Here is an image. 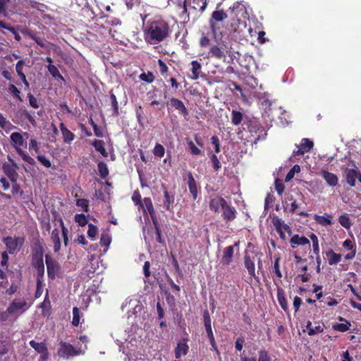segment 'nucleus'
I'll list each match as a JSON object with an SVG mask.
<instances>
[{"instance_id": "nucleus-1", "label": "nucleus", "mask_w": 361, "mask_h": 361, "mask_svg": "<svg viewBox=\"0 0 361 361\" xmlns=\"http://www.w3.org/2000/svg\"><path fill=\"white\" fill-rule=\"evenodd\" d=\"M171 30L169 23L161 18H154L148 22L145 30V39L154 45L164 41L169 37Z\"/></svg>"}, {"instance_id": "nucleus-2", "label": "nucleus", "mask_w": 361, "mask_h": 361, "mask_svg": "<svg viewBox=\"0 0 361 361\" xmlns=\"http://www.w3.org/2000/svg\"><path fill=\"white\" fill-rule=\"evenodd\" d=\"M29 307L25 299L16 298L11 302L5 311H0V322L16 321Z\"/></svg>"}, {"instance_id": "nucleus-3", "label": "nucleus", "mask_w": 361, "mask_h": 361, "mask_svg": "<svg viewBox=\"0 0 361 361\" xmlns=\"http://www.w3.org/2000/svg\"><path fill=\"white\" fill-rule=\"evenodd\" d=\"M231 47L226 42L222 41L210 47L208 56L225 61L226 55L231 52Z\"/></svg>"}, {"instance_id": "nucleus-4", "label": "nucleus", "mask_w": 361, "mask_h": 361, "mask_svg": "<svg viewBox=\"0 0 361 361\" xmlns=\"http://www.w3.org/2000/svg\"><path fill=\"white\" fill-rule=\"evenodd\" d=\"M24 238L20 236L15 238L7 236L2 239L7 252L11 255H13L21 249L24 244Z\"/></svg>"}, {"instance_id": "nucleus-5", "label": "nucleus", "mask_w": 361, "mask_h": 361, "mask_svg": "<svg viewBox=\"0 0 361 361\" xmlns=\"http://www.w3.org/2000/svg\"><path fill=\"white\" fill-rule=\"evenodd\" d=\"M272 224L282 240H286L287 238L286 233L288 234V236L291 235L290 228L285 224L284 221L278 216L273 217Z\"/></svg>"}, {"instance_id": "nucleus-6", "label": "nucleus", "mask_w": 361, "mask_h": 361, "mask_svg": "<svg viewBox=\"0 0 361 361\" xmlns=\"http://www.w3.org/2000/svg\"><path fill=\"white\" fill-rule=\"evenodd\" d=\"M58 353L59 355L62 357L68 358L70 357L83 354L84 352L81 350H76L72 345L69 343L61 342Z\"/></svg>"}, {"instance_id": "nucleus-7", "label": "nucleus", "mask_w": 361, "mask_h": 361, "mask_svg": "<svg viewBox=\"0 0 361 361\" xmlns=\"http://www.w3.org/2000/svg\"><path fill=\"white\" fill-rule=\"evenodd\" d=\"M227 18V14L223 9L214 11L212 17L209 19V25L213 35L215 36L216 34V22H222Z\"/></svg>"}, {"instance_id": "nucleus-8", "label": "nucleus", "mask_w": 361, "mask_h": 361, "mask_svg": "<svg viewBox=\"0 0 361 361\" xmlns=\"http://www.w3.org/2000/svg\"><path fill=\"white\" fill-rule=\"evenodd\" d=\"M10 164H4L3 170L4 172L8 176L10 180L15 183L17 180L18 173L16 170L18 169L17 164L11 159H8Z\"/></svg>"}, {"instance_id": "nucleus-9", "label": "nucleus", "mask_w": 361, "mask_h": 361, "mask_svg": "<svg viewBox=\"0 0 361 361\" xmlns=\"http://www.w3.org/2000/svg\"><path fill=\"white\" fill-rule=\"evenodd\" d=\"M313 142L307 138H303L301 140L300 145H297V150H294L293 155H302L305 152L310 151V149L313 147Z\"/></svg>"}, {"instance_id": "nucleus-10", "label": "nucleus", "mask_w": 361, "mask_h": 361, "mask_svg": "<svg viewBox=\"0 0 361 361\" xmlns=\"http://www.w3.org/2000/svg\"><path fill=\"white\" fill-rule=\"evenodd\" d=\"M250 132L254 137V142L256 143L257 140H260L264 137L265 133H264L263 128L259 125V123L255 121L250 125Z\"/></svg>"}, {"instance_id": "nucleus-11", "label": "nucleus", "mask_w": 361, "mask_h": 361, "mask_svg": "<svg viewBox=\"0 0 361 361\" xmlns=\"http://www.w3.org/2000/svg\"><path fill=\"white\" fill-rule=\"evenodd\" d=\"M45 262L47 267L48 275L54 277L59 269V264L48 255L45 256Z\"/></svg>"}, {"instance_id": "nucleus-12", "label": "nucleus", "mask_w": 361, "mask_h": 361, "mask_svg": "<svg viewBox=\"0 0 361 361\" xmlns=\"http://www.w3.org/2000/svg\"><path fill=\"white\" fill-rule=\"evenodd\" d=\"M321 176L324 179L326 183L329 185L330 187H335L338 183V176L331 172H329L326 170H322L320 173Z\"/></svg>"}, {"instance_id": "nucleus-13", "label": "nucleus", "mask_w": 361, "mask_h": 361, "mask_svg": "<svg viewBox=\"0 0 361 361\" xmlns=\"http://www.w3.org/2000/svg\"><path fill=\"white\" fill-rule=\"evenodd\" d=\"M238 245V243H235L233 246H228L224 249L221 259V263L223 264L228 265L231 263L233 257V247Z\"/></svg>"}, {"instance_id": "nucleus-14", "label": "nucleus", "mask_w": 361, "mask_h": 361, "mask_svg": "<svg viewBox=\"0 0 361 361\" xmlns=\"http://www.w3.org/2000/svg\"><path fill=\"white\" fill-rule=\"evenodd\" d=\"M359 174V171L356 166L354 169H347L345 170V176L347 183L353 187L355 185V180Z\"/></svg>"}, {"instance_id": "nucleus-15", "label": "nucleus", "mask_w": 361, "mask_h": 361, "mask_svg": "<svg viewBox=\"0 0 361 361\" xmlns=\"http://www.w3.org/2000/svg\"><path fill=\"white\" fill-rule=\"evenodd\" d=\"M11 142L13 147L18 152V149H21L20 147L24 144L23 135L19 133H13L10 136Z\"/></svg>"}, {"instance_id": "nucleus-16", "label": "nucleus", "mask_w": 361, "mask_h": 361, "mask_svg": "<svg viewBox=\"0 0 361 361\" xmlns=\"http://www.w3.org/2000/svg\"><path fill=\"white\" fill-rule=\"evenodd\" d=\"M140 207L143 209V212L145 213L148 212L149 214L153 221L154 220H156V219L154 217V209L150 198L145 197L143 201L140 204Z\"/></svg>"}, {"instance_id": "nucleus-17", "label": "nucleus", "mask_w": 361, "mask_h": 361, "mask_svg": "<svg viewBox=\"0 0 361 361\" xmlns=\"http://www.w3.org/2000/svg\"><path fill=\"white\" fill-rule=\"evenodd\" d=\"M51 240L53 243V249L55 252H58L61 247V239L59 237V231L54 228L51 233Z\"/></svg>"}, {"instance_id": "nucleus-18", "label": "nucleus", "mask_w": 361, "mask_h": 361, "mask_svg": "<svg viewBox=\"0 0 361 361\" xmlns=\"http://www.w3.org/2000/svg\"><path fill=\"white\" fill-rule=\"evenodd\" d=\"M188 345L187 341L183 339L178 342L177 347L175 349V356L177 359L180 358L182 355L187 354L188 351Z\"/></svg>"}, {"instance_id": "nucleus-19", "label": "nucleus", "mask_w": 361, "mask_h": 361, "mask_svg": "<svg viewBox=\"0 0 361 361\" xmlns=\"http://www.w3.org/2000/svg\"><path fill=\"white\" fill-rule=\"evenodd\" d=\"M204 326H205L207 336L209 338L211 345L212 346H214V345H215L214 337V334H213V332L212 330L211 320H210V318H209L207 312L204 313Z\"/></svg>"}, {"instance_id": "nucleus-20", "label": "nucleus", "mask_w": 361, "mask_h": 361, "mask_svg": "<svg viewBox=\"0 0 361 361\" xmlns=\"http://www.w3.org/2000/svg\"><path fill=\"white\" fill-rule=\"evenodd\" d=\"M188 185L194 200L197 197V186L191 172L188 173Z\"/></svg>"}, {"instance_id": "nucleus-21", "label": "nucleus", "mask_w": 361, "mask_h": 361, "mask_svg": "<svg viewBox=\"0 0 361 361\" xmlns=\"http://www.w3.org/2000/svg\"><path fill=\"white\" fill-rule=\"evenodd\" d=\"M192 75L190 76L192 80H197L202 75V66L197 61L191 62Z\"/></svg>"}, {"instance_id": "nucleus-22", "label": "nucleus", "mask_w": 361, "mask_h": 361, "mask_svg": "<svg viewBox=\"0 0 361 361\" xmlns=\"http://www.w3.org/2000/svg\"><path fill=\"white\" fill-rule=\"evenodd\" d=\"M245 267L247 269L249 275L255 279L257 278L255 273V266L253 260L248 255L245 256Z\"/></svg>"}, {"instance_id": "nucleus-23", "label": "nucleus", "mask_w": 361, "mask_h": 361, "mask_svg": "<svg viewBox=\"0 0 361 361\" xmlns=\"http://www.w3.org/2000/svg\"><path fill=\"white\" fill-rule=\"evenodd\" d=\"M170 104L173 107L178 110L184 116H187L188 114V111L182 101L176 98H171L170 100Z\"/></svg>"}, {"instance_id": "nucleus-24", "label": "nucleus", "mask_w": 361, "mask_h": 361, "mask_svg": "<svg viewBox=\"0 0 361 361\" xmlns=\"http://www.w3.org/2000/svg\"><path fill=\"white\" fill-rule=\"evenodd\" d=\"M221 209L223 211V216L225 219L227 221H231L235 219V210L233 207L228 205L227 202L224 204Z\"/></svg>"}, {"instance_id": "nucleus-25", "label": "nucleus", "mask_w": 361, "mask_h": 361, "mask_svg": "<svg viewBox=\"0 0 361 361\" xmlns=\"http://www.w3.org/2000/svg\"><path fill=\"white\" fill-rule=\"evenodd\" d=\"M226 203V202L224 198L216 197L210 201L209 207L211 210L217 212L220 207L222 209Z\"/></svg>"}, {"instance_id": "nucleus-26", "label": "nucleus", "mask_w": 361, "mask_h": 361, "mask_svg": "<svg viewBox=\"0 0 361 361\" xmlns=\"http://www.w3.org/2000/svg\"><path fill=\"white\" fill-rule=\"evenodd\" d=\"M290 243L292 244V247L295 248V245H310V241L306 237L295 235L291 238Z\"/></svg>"}, {"instance_id": "nucleus-27", "label": "nucleus", "mask_w": 361, "mask_h": 361, "mask_svg": "<svg viewBox=\"0 0 361 361\" xmlns=\"http://www.w3.org/2000/svg\"><path fill=\"white\" fill-rule=\"evenodd\" d=\"M61 130L63 135V141L66 143H70L74 140L75 135L71 132L63 123H61Z\"/></svg>"}, {"instance_id": "nucleus-28", "label": "nucleus", "mask_w": 361, "mask_h": 361, "mask_svg": "<svg viewBox=\"0 0 361 361\" xmlns=\"http://www.w3.org/2000/svg\"><path fill=\"white\" fill-rule=\"evenodd\" d=\"M164 207L166 210L170 211L171 209V205L174 202V195H170L169 191L166 189L164 191Z\"/></svg>"}, {"instance_id": "nucleus-29", "label": "nucleus", "mask_w": 361, "mask_h": 361, "mask_svg": "<svg viewBox=\"0 0 361 361\" xmlns=\"http://www.w3.org/2000/svg\"><path fill=\"white\" fill-rule=\"evenodd\" d=\"M306 329L307 331L308 335L310 336H313L314 334L322 333L324 331L322 326L318 324L313 326L312 322L310 321H308L307 323Z\"/></svg>"}, {"instance_id": "nucleus-30", "label": "nucleus", "mask_w": 361, "mask_h": 361, "mask_svg": "<svg viewBox=\"0 0 361 361\" xmlns=\"http://www.w3.org/2000/svg\"><path fill=\"white\" fill-rule=\"evenodd\" d=\"M0 128L4 129L6 132L16 128L1 113H0Z\"/></svg>"}, {"instance_id": "nucleus-31", "label": "nucleus", "mask_w": 361, "mask_h": 361, "mask_svg": "<svg viewBox=\"0 0 361 361\" xmlns=\"http://www.w3.org/2000/svg\"><path fill=\"white\" fill-rule=\"evenodd\" d=\"M314 220L320 225L322 226H327V225H331V216L330 215L326 214L324 216H319L315 215L314 216Z\"/></svg>"}, {"instance_id": "nucleus-32", "label": "nucleus", "mask_w": 361, "mask_h": 361, "mask_svg": "<svg viewBox=\"0 0 361 361\" xmlns=\"http://www.w3.org/2000/svg\"><path fill=\"white\" fill-rule=\"evenodd\" d=\"M330 265L336 264L341 260V255L335 253L333 250L326 252Z\"/></svg>"}, {"instance_id": "nucleus-33", "label": "nucleus", "mask_w": 361, "mask_h": 361, "mask_svg": "<svg viewBox=\"0 0 361 361\" xmlns=\"http://www.w3.org/2000/svg\"><path fill=\"white\" fill-rule=\"evenodd\" d=\"M92 145L94 147L95 149L100 152L102 156L106 157L108 156V153L106 152L104 148V142L101 140H96L93 142Z\"/></svg>"}, {"instance_id": "nucleus-34", "label": "nucleus", "mask_w": 361, "mask_h": 361, "mask_svg": "<svg viewBox=\"0 0 361 361\" xmlns=\"http://www.w3.org/2000/svg\"><path fill=\"white\" fill-rule=\"evenodd\" d=\"M229 10L233 13L235 16H238L245 12V7L240 2H235L231 7H230Z\"/></svg>"}, {"instance_id": "nucleus-35", "label": "nucleus", "mask_w": 361, "mask_h": 361, "mask_svg": "<svg viewBox=\"0 0 361 361\" xmlns=\"http://www.w3.org/2000/svg\"><path fill=\"white\" fill-rule=\"evenodd\" d=\"M338 222L346 229H349L351 227V222L348 214L341 215L338 218Z\"/></svg>"}, {"instance_id": "nucleus-36", "label": "nucleus", "mask_w": 361, "mask_h": 361, "mask_svg": "<svg viewBox=\"0 0 361 361\" xmlns=\"http://www.w3.org/2000/svg\"><path fill=\"white\" fill-rule=\"evenodd\" d=\"M30 345L39 353H44L47 351V348L44 343H37L35 341H30Z\"/></svg>"}, {"instance_id": "nucleus-37", "label": "nucleus", "mask_w": 361, "mask_h": 361, "mask_svg": "<svg viewBox=\"0 0 361 361\" xmlns=\"http://www.w3.org/2000/svg\"><path fill=\"white\" fill-rule=\"evenodd\" d=\"M48 71L50 73V74L56 79H60L61 80H64L63 77L61 75V74L59 73L58 68L52 64H49L47 66Z\"/></svg>"}, {"instance_id": "nucleus-38", "label": "nucleus", "mask_w": 361, "mask_h": 361, "mask_svg": "<svg viewBox=\"0 0 361 361\" xmlns=\"http://www.w3.org/2000/svg\"><path fill=\"white\" fill-rule=\"evenodd\" d=\"M243 119V114L238 111L233 110L232 111V118L231 122L233 125L238 126L239 125Z\"/></svg>"}, {"instance_id": "nucleus-39", "label": "nucleus", "mask_w": 361, "mask_h": 361, "mask_svg": "<svg viewBox=\"0 0 361 361\" xmlns=\"http://www.w3.org/2000/svg\"><path fill=\"white\" fill-rule=\"evenodd\" d=\"M34 267L37 270L38 274L42 276L44 273V266L42 260V256L41 255L39 259H37L34 262Z\"/></svg>"}, {"instance_id": "nucleus-40", "label": "nucleus", "mask_w": 361, "mask_h": 361, "mask_svg": "<svg viewBox=\"0 0 361 361\" xmlns=\"http://www.w3.org/2000/svg\"><path fill=\"white\" fill-rule=\"evenodd\" d=\"M98 171L102 178H104L109 175V169L106 164L104 162L98 164Z\"/></svg>"}, {"instance_id": "nucleus-41", "label": "nucleus", "mask_w": 361, "mask_h": 361, "mask_svg": "<svg viewBox=\"0 0 361 361\" xmlns=\"http://www.w3.org/2000/svg\"><path fill=\"white\" fill-rule=\"evenodd\" d=\"M154 156L161 158L165 154L164 147L159 143H157L153 150Z\"/></svg>"}, {"instance_id": "nucleus-42", "label": "nucleus", "mask_w": 361, "mask_h": 361, "mask_svg": "<svg viewBox=\"0 0 361 361\" xmlns=\"http://www.w3.org/2000/svg\"><path fill=\"white\" fill-rule=\"evenodd\" d=\"M111 242V235L106 233L104 232L102 233L101 238H100V244L102 246H106L108 247Z\"/></svg>"}, {"instance_id": "nucleus-43", "label": "nucleus", "mask_w": 361, "mask_h": 361, "mask_svg": "<svg viewBox=\"0 0 361 361\" xmlns=\"http://www.w3.org/2000/svg\"><path fill=\"white\" fill-rule=\"evenodd\" d=\"M300 171V167L299 165H295L288 173L286 176L285 180L289 182L295 176V173Z\"/></svg>"}, {"instance_id": "nucleus-44", "label": "nucleus", "mask_w": 361, "mask_h": 361, "mask_svg": "<svg viewBox=\"0 0 361 361\" xmlns=\"http://www.w3.org/2000/svg\"><path fill=\"white\" fill-rule=\"evenodd\" d=\"M59 223H60V225L61 226L62 235H63V243H64L65 246H67L68 245V228L66 227H65L63 221V220L61 219H59Z\"/></svg>"}, {"instance_id": "nucleus-45", "label": "nucleus", "mask_w": 361, "mask_h": 361, "mask_svg": "<svg viewBox=\"0 0 361 361\" xmlns=\"http://www.w3.org/2000/svg\"><path fill=\"white\" fill-rule=\"evenodd\" d=\"M140 79L148 83H152L154 80V76L151 72L142 73L140 75Z\"/></svg>"}, {"instance_id": "nucleus-46", "label": "nucleus", "mask_w": 361, "mask_h": 361, "mask_svg": "<svg viewBox=\"0 0 361 361\" xmlns=\"http://www.w3.org/2000/svg\"><path fill=\"white\" fill-rule=\"evenodd\" d=\"M17 152L22 157V159L27 163L31 165H33L35 163V160L28 154H27L24 151H23L22 149H18Z\"/></svg>"}, {"instance_id": "nucleus-47", "label": "nucleus", "mask_w": 361, "mask_h": 361, "mask_svg": "<svg viewBox=\"0 0 361 361\" xmlns=\"http://www.w3.org/2000/svg\"><path fill=\"white\" fill-rule=\"evenodd\" d=\"M98 233V228L97 226L92 224H88L87 235L92 240H94Z\"/></svg>"}, {"instance_id": "nucleus-48", "label": "nucleus", "mask_w": 361, "mask_h": 361, "mask_svg": "<svg viewBox=\"0 0 361 361\" xmlns=\"http://www.w3.org/2000/svg\"><path fill=\"white\" fill-rule=\"evenodd\" d=\"M311 240L312 241V247L313 251L316 255H318L319 252V241L317 235L315 234H311L310 235Z\"/></svg>"}, {"instance_id": "nucleus-49", "label": "nucleus", "mask_w": 361, "mask_h": 361, "mask_svg": "<svg viewBox=\"0 0 361 361\" xmlns=\"http://www.w3.org/2000/svg\"><path fill=\"white\" fill-rule=\"evenodd\" d=\"M75 221L80 226H85L87 224L86 216L82 214H78L75 216Z\"/></svg>"}, {"instance_id": "nucleus-50", "label": "nucleus", "mask_w": 361, "mask_h": 361, "mask_svg": "<svg viewBox=\"0 0 361 361\" xmlns=\"http://www.w3.org/2000/svg\"><path fill=\"white\" fill-rule=\"evenodd\" d=\"M187 143L192 154L199 155L201 154V150L197 147L195 146L192 141L189 140L188 141Z\"/></svg>"}, {"instance_id": "nucleus-51", "label": "nucleus", "mask_w": 361, "mask_h": 361, "mask_svg": "<svg viewBox=\"0 0 361 361\" xmlns=\"http://www.w3.org/2000/svg\"><path fill=\"white\" fill-rule=\"evenodd\" d=\"M73 317L72 324L74 326H78L80 323V310L78 307H73Z\"/></svg>"}, {"instance_id": "nucleus-52", "label": "nucleus", "mask_w": 361, "mask_h": 361, "mask_svg": "<svg viewBox=\"0 0 361 361\" xmlns=\"http://www.w3.org/2000/svg\"><path fill=\"white\" fill-rule=\"evenodd\" d=\"M350 325V324L349 323H347V324L338 323V324H335L334 326V329H336L337 331L344 332L349 329Z\"/></svg>"}, {"instance_id": "nucleus-53", "label": "nucleus", "mask_w": 361, "mask_h": 361, "mask_svg": "<svg viewBox=\"0 0 361 361\" xmlns=\"http://www.w3.org/2000/svg\"><path fill=\"white\" fill-rule=\"evenodd\" d=\"M8 90L18 100H22L20 95V92L14 85H10Z\"/></svg>"}, {"instance_id": "nucleus-54", "label": "nucleus", "mask_w": 361, "mask_h": 361, "mask_svg": "<svg viewBox=\"0 0 361 361\" xmlns=\"http://www.w3.org/2000/svg\"><path fill=\"white\" fill-rule=\"evenodd\" d=\"M8 352V345L6 341L0 340V355H4Z\"/></svg>"}, {"instance_id": "nucleus-55", "label": "nucleus", "mask_w": 361, "mask_h": 361, "mask_svg": "<svg viewBox=\"0 0 361 361\" xmlns=\"http://www.w3.org/2000/svg\"><path fill=\"white\" fill-rule=\"evenodd\" d=\"M258 361H271L270 357L268 355V353L264 350H261L259 352V359Z\"/></svg>"}, {"instance_id": "nucleus-56", "label": "nucleus", "mask_w": 361, "mask_h": 361, "mask_svg": "<svg viewBox=\"0 0 361 361\" xmlns=\"http://www.w3.org/2000/svg\"><path fill=\"white\" fill-rule=\"evenodd\" d=\"M43 286H44V284L42 283V281H41V280L39 279H37V290H36V293H35V297L36 298H39L42 294V292H43Z\"/></svg>"}, {"instance_id": "nucleus-57", "label": "nucleus", "mask_w": 361, "mask_h": 361, "mask_svg": "<svg viewBox=\"0 0 361 361\" xmlns=\"http://www.w3.org/2000/svg\"><path fill=\"white\" fill-rule=\"evenodd\" d=\"M211 161L212 162L214 169L215 171H218L221 168V165L217 157L215 154L212 155Z\"/></svg>"}, {"instance_id": "nucleus-58", "label": "nucleus", "mask_w": 361, "mask_h": 361, "mask_svg": "<svg viewBox=\"0 0 361 361\" xmlns=\"http://www.w3.org/2000/svg\"><path fill=\"white\" fill-rule=\"evenodd\" d=\"M37 159L45 167L49 168V167L51 166L50 161L48 159H47L44 156L39 155V156L37 157Z\"/></svg>"}, {"instance_id": "nucleus-59", "label": "nucleus", "mask_w": 361, "mask_h": 361, "mask_svg": "<svg viewBox=\"0 0 361 361\" xmlns=\"http://www.w3.org/2000/svg\"><path fill=\"white\" fill-rule=\"evenodd\" d=\"M211 141H212V145H214L215 152L219 153L220 152V145H219V138L216 136H213L211 138Z\"/></svg>"}, {"instance_id": "nucleus-60", "label": "nucleus", "mask_w": 361, "mask_h": 361, "mask_svg": "<svg viewBox=\"0 0 361 361\" xmlns=\"http://www.w3.org/2000/svg\"><path fill=\"white\" fill-rule=\"evenodd\" d=\"M279 261H280V258L278 257L275 259L274 261V271H275V273L277 275V276L279 278H281L282 277V274L280 271V269H279Z\"/></svg>"}, {"instance_id": "nucleus-61", "label": "nucleus", "mask_w": 361, "mask_h": 361, "mask_svg": "<svg viewBox=\"0 0 361 361\" xmlns=\"http://www.w3.org/2000/svg\"><path fill=\"white\" fill-rule=\"evenodd\" d=\"M278 300L281 307L286 310L287 309V302L286 298L283 295H281L279 292L278 293Z\"/></svg>"}, {"instance_id": "nucleus-62", "label": "nucleus", "mask_w": 361, "mask_h": 361, "mask_svg": "<svg viewBox=\"0 0 361 361\" xmlns=\"http://www.w3.org/2000/svg\"><path fill=\"white\" fill-rule=\"evenodd\" d=\"M210 39L204 34H202L200 40V44L202 47H206L209 44Z\"/></svg>"}, {"instance_id": "nucleus-63", "label": "nucleus", "mask_w": 361, "mask_h": 361, "mask_svg": "<svg viewBox=\"0 0 361 361\" xmlns=\"http://www.w3.org/2000/svg\"><path fill=\"white\" fill-rule=\"evenodd\" d=\"M1 258L2 260L1 262V264L3 267H7L8 262V252H3L1 253Z\"/></svg>"}, {"instance_id": "nucleus-64", "label": "nucleus", "mask_w": 361, "mask_h": 361, "mask_svg": "<svg viewBox=\"0 0 361 361\" xmlns=\"http://www.w3.org/2000/svg\"><path fill=\"white\" fill-rule=\"evenodd\" d=\"M28 98H29V103L31 106H32L33 108H35V109L39 107L36 98L32 94H28Z\"/></svg>"}]
</instances>
